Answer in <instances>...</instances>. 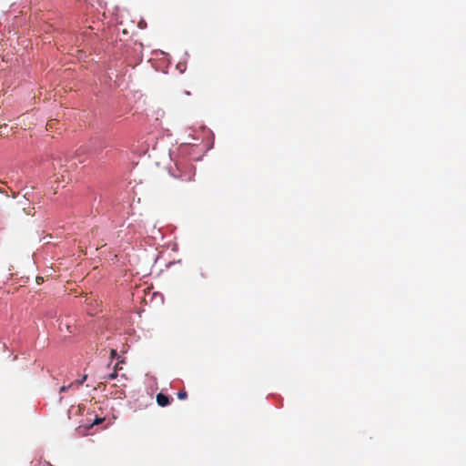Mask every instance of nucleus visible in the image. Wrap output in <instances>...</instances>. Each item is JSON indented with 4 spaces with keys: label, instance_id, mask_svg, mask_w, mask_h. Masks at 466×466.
I'll use <instances>...</instances> for the list:
<instances>
[{
    "label": "nucleus",
    "instance_id": "1",
    "mask_svg": "<svg viewBox=\"0 0 466 466\" xmlns=\"http://www.w3.org/2000/svg\"><path fill=\"white\" fill-rule=\"evenodd\" d=\"M172 400H173L172 397H170L167 394H164L162 392L157 394V403L160 407H167V406H168L171 403Z\"/></svg>",
    "mask_w": 466,
    "mask_h": 466
},
{
    "label": "nucleus",
    "instance_id": "2",
    "mask_svg": "<svg viewBox=\"0 0 466 466\" xmlns=\"http://www.w3.org/2000/svg\"><path fill=\"white\" fill-rule=\"evenodd\" d=\"M53 167L55 171H56L57 169H59V171L63 170V159L61 157L55 158L53 161Z\"/></svg>",
    "mask_w": 466,
    "mask_h": 466
},
{
    "label": "nucleus",
    "instance_id": "3",
    "mask_svg": "<svg viewBox=\"0 0 466 466\" xmlns=\"http://www.w3.org/2000/svg\"><path fill=\"white\" fill-rule=\"evenodd\" d=\"M177 69L183 74L187 69L186 59L184 61H179L177 65Z\"/></svg>",
    "mask_w": 466,
    "mask_h": 466
},
{
    "label": "nucleus",
    "instance_id": "4",
    "mask_svg": "<svg viewBox=\"0 0 466 466\" xmlns=\"http://www.w3.org/2000/svg\"><path fill=\"white\" fill-rule=\"evenodd\" d=\"M105 420V418L103 417H96L95 420H93V422L91 423L90 427L94 426V425H98L100 423H102L103 421Z\"/></svg>",
    "mask_w": 466,
    "mask_h": 466
},
{
    "label": "nucleus",
    "instance_id": "5",
    "mask_svg": "<svg viewBox=\"0 0 466 466\" xmlns=\"http://www.w3.org/2000/svg\"><path fill=\"white\" fill-rule=\"evenodd\" d=\"M87 376L84 375L81 379L75 380L73 383L74 385L80 386L86 380Z\"/></svg>",
    "mask_w": 466,
    "mask_h": 466
},
{
    "label": "nucleus",
    "instance_id": "6",
    "mask_svg": "<svg viewBox=\"0 0 466 466\" xmlns=\"http://www.w3.org/2000/svg\"><path fill=\"white\" fill-rule=\"evenodd\" d=\"M177 395L179 400H186L187 397V393L186 390H179Z\"/></svg>",
    "mask_w": 466,
    "mask_h": 466
},
{
    "label": "nucleus",
    "instance_id": "7",
    "mask_svg": "<svg viewBox=\"0 0 466 466\" xmlns=\"http://www.w3.org/2000/svg\"><path fill=\"white\" fill-rule=\"evenodd\" d=\"M27 195H28V192H26V193L24 195V200L19 201L20 206H22L24 209H25V206H26V204H27V202H28V198H27V197H26Z\"/></svg>",
    "mask_w": 466,
    "mask_h": 466
},
{
    "label": "nucleus",
    "instance_id": "8",
    "mask_svg": "<svg viewBox=\"0 0 466 466\" xmlns=\"http://www.w3.org/2000/svg\"><path fill=\"white\" fill-rule=\"evenodd\" d=\"M116 377H117V372H116V370H114L112 373H110V374H108V375L106 376V379H107V380H115Z\"/></svg>",
    "mask_w": 466,
    "mask_h": 466
},
{
    "label": "nucleus",
    "instance_id": "9",
    "mask_svg": "<svg viewBox=\"0 0 466 466\" xmlns=\"http://www.w3.org/2000/svg\"><path fill=\"white\" fill-rule=\"evenodd\" d=\"M73 386H74V383H73V382H72V383H70V384H69V385H67V386H62V387L60 388V392H66V391H67L69 389H71Z\"/></svg>",
    "mask_w": 466,
    "mask_h": 466
},
{
    "label": "nucleus",
    "instance_id": "10",
    "mask_svg": "<svg viewBox=\"0 0 466 466\" xmlns=\"http://www.w3.org/2000/svg\"><path fill=\"white\" fill-rule=\"evenodd\" d=\"M110 354H111V359H115V358L118 357L116 350H111Z\"/></svg>",
    "mask_w": 466,
    "mask_h": 466
},
{
    "label": "nucleus",
    "instance_id": "11",
    "mask_svg": "<svg viewBox=\"0 0 466 466\" xmlns=\"http://www.w3.org/2000/svg\"><path fill=\"white\" fill-rule=\"evenodd\" d=\"M138 26H139V28L144 29V28H146L147 24H146V22H145L144 20H141V21L138 23Z\"/></svg>",
    "mask_w": 466,
    "mask_h": 466
},
{
    "label": "nucleus",
    "instance_id": "12",
    "mask_svg": "<svg viewBox=\"0 0 466 466\" xmlns=\"http://www.w3.org/2000/svg\"><path fill=\"white\" fill-rule=\"evenodd\" d=\"M65 327L68 332H71V327L69 325L66 324Z\"/></svg>",
    "mask_w": 466,
    "mask_h": 466
},
{
    "label": "nucleus",
    "instance_id": "13",
    "mask_svg": "<svg viewBox=\"0 0 466 466\" xmlns=\"http://www.w3.org/2000/svg\"><path fill=\"white\" fill-rule=\"evenodd\" d=\"M184 56H186V58L188 56L187 51L185 52Z\"/></svg>",
    "mask_w": 466,
    "mask_h": 466
},
{
    "label": "nucleus",
    "instance_id": "14",
    "mask_svg": "<svg viewBox=\"0 0 466 466\" xmlns=\"http://www.w3.org/2000/svg\"><path fill=\"white\" fill-rule=\"evenodd\" d=\"M168 156H169V157L172 159L171 152H170V151H168Z\"/></svg>",
    "mask_w": 466,
    "mask_h": 466
}]
</instances>
